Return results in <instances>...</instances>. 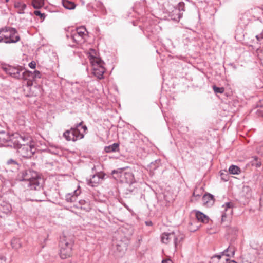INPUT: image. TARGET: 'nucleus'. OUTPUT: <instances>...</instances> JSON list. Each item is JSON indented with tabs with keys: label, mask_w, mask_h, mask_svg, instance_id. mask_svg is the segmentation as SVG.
Wrapping results in <instances>:
<instances>
[{
	"label": "nucleus",
	"mask_w": 263,
	"mask_h": 263,
	"mask_svg": "<svg viewBox=\"0 0 263 263\" xmlns=\"http://www.w3.org/2000/svg\"><path fill=\"white\" fill-rule=\"evenodd\" d=\"M20 180L26 181L30 190L37 191V196L33 200L42 201L44 195L43 191L44 180L37 173L32 170L22 171L18 174Z\"/></svg>",
	"instance_id": "1"
},
{
	"label": "nucleus",
	"mask_w": 263,
	"mask_h": 263,
	"mask_svg": "<svg viewBox=\"0 0 263 263\" xmlns=\"http://www.w3.org/2000/svg\"><path fill=\"white\" fill-rule=\"evenodd\" d=\"M13 145L8 144V146H13L17 149L20 156L24 158H30L35 152L34 145L25 143L26 141L30 142L31 138L28 136H23L18 134L16 137L11 139Z\"/></svg>",
	"instance_id": "2"
},
{
	"label": "nucleus",
	"mask_w": 263,
	"mask_h": 263,
	"mask_svg": "<svg viewBox=\"0 0 263 263\" xmlns=\"http://www.w3.org/2000/svg\"><path fill=\"white\" fill-rule=\"evenodd\" d=\"M83 121L77 123L69 129L65 130L63 134V137L67 141L76 142L84 138L86 133L87 127L83 125Z\"/></svg>",
	"instance_id": "3"
},
{
	"label": "nucleus",
	"mask_w": 263,
	"mask_h": 263,
	"mask_svg": "<svg viewBox=\"0 0 263 263\" xmlns=\"http://www.w3.org/2000/svg\"><path fill=\"white\" fill-rule=\"evenodd\" d=\"M113 178L123 183L133 184L136 182L137 179L132 172L125 171V168L114 170L111 172Z\"/></svg>",
	"instance_id": "4"
},
{
	"label": "nucleus",
	"mask_w": 263,
	"mask_h": 263,
	"mask_svg": "<svg viewBox=\"0 0 263 263\" xmlns=\"http://www.w3.org/2000/svg\"><path fill=\"white\" fill-rule=\"evenodd\" d=\"M73 241L63 236L60 237L59 242V255L62 259L70 257L72 255Z\"/></svg>",
	"instance_id": "5"
},
{
	"label": "nucleus",
	"mask_w": 263,
	"mask_h": 263,
	"mask_svg": "<svg viewBox=\"0 0 263 263\" xmlns=\"http://www.w3.org/2000/svg\"><path fill=\"white\" fill-rule=\"evenodd\" d=\"M184 238V235L179 231L170 233L164 232L161 236V241L163 243L167 244L172 240L176 249L180 245Z\"/></svg>",
	"instance_id": "6"
},
{
	"label": "nucleus",
	"mask_w": 263,
	"mask_h": 263,
	"mask_svg": "<svg viewBox=\"0 0 263 263\" xmlns=\"http://www.w3.org/2000/svg\"><path fill=\"white\" fill-rule=\"evenodd\" d=\"M2 36L4 37V43L7 44L15 43L18 42L20 37L15 28L6 26L2 28Z\"/></svg>",
	"instance_id": "7"
},
{
	"label": "nucleus",
	"mask_w": 263,
	"mask_h": 263,
	"mask_svg": "<svg viewBox=\"0 0 263 263\" xmlns=\"http://www.w3.org/2000/svg\"><path fill=\"white\" fill-rule=\"evenodd\" d=\"M3 70L8 75L17 80H21V72L24 70L23 66L6 65L3 67Z\"/></svg>",
	"instance_id": "8"
},
{
	"label": "nucleus",
	"mask_w": 263,
	"mask_h": 263,
	"mask_svg": "<svg viewBox=\"0 0 263 263\" xmlns=\"http://www.w3.org/2000/svg\"><path fill=\"white\" fill-rule=\"evenodd\" d=\"M87 36L86 29L84 26L78 27L76 31L72 33L71 36V39L77 44L83 43Z\"/></svg>",
	"instance_id": "9"
},
{
	"label": "nucleus",
	"mask_w": 263,
	"mask_h": 263,
	"mask_svg": "<svg viewBox=\"0 0 263 263\" xmlns=\"http://www.w3.org/2000/svg\"><path fill=\"white\" fill-rule=\"evenodd\" d=\"M105 176L106 174L103 172L98 173L93 175L91 178L87 180V184L92 187L96 186L105 179Z\"/></svg>",
	"instance_id": "10"
},
{
	"label": "nucleus",
	"mask_w": 263,
	"mask_h": 263,
	"mask_svg": "<svg viewBox=\"0 0 263 263\" xmlns=\"http://www.w3.org/2000/svg\"><path fill=\"white\" fill-rule=\"evenodd\" d=\"M233 203L231 202H227L223 207L224 208V212L222 213L221 215V221L224 222L228 215H231L232 213Z\"/></svg>",
	"instance_id": "11"
},
{
	"label": "nucleus",
	"mask_w": 263,
	"mask_h": 263,
	"mask_svg": "<svg viewBox=\"0 0 263 263\" xmlns=\"http://www.w3.org/2000/svg\"><path fill=\"white\" fill-rule=\"evenodd\" d=\"M81 191L79 189L74 190L71 193L67 194L65 196V200L67 202H74L77 200L78 196L80 194Z\"/></svg>",
	"instance_id": "12"
},
{
	"label": "nucleus",
	"mask_w": 263,
	"mask_h": 263,
	"mask_svg": "<svg viewBox=\"0 0 263 263\" xmlns=\"http://www.w3.org/2000/svg\"><path fill=\"white\" fill-rule=\"evenodd\" d=\"M92 70L93 74L98 78L101 79L103 77V76L105 71V69L103 66V64H101L99 66H98V64L92 68Z\"/></svg>",
	"instance_id": "13"
},
{
	"label": "nucleus",
	"mask_w": 263,
	"mask_h": 263,
	"mask_svg": "<svg viewBox=\"0 0 263 263\" xmlns=\"http://www.w3.org/2000/svg\"><path fill=\"white\" fill-rule=\"evenodd\" d=\"M202 201L204 205L207 207H211L214 204L215 199L212 194L207 193L204 194L203 196Z\"/></svg>",
	"instance_id": "14"
},
{
	"label": "nucleus",
	"mask_w": 263,
	"mask_h": 263,
	"mask_svg": "<svg viewBox=\"0 0 263 263\" xmlns=\"http://www.w3.org/2000/svg\"><path fill=\"white\" fill-rule=\"evenodd\" d=\"M32 72L28 71V70H25L21 72V80L23 79L25 80H28L27 81V85L28 86H30L32 85Z\"/></svg>",
	"instance_id": "15"
},
{
	"label": "nucleus",
	"mask_w": 263,
	"mask_h": 263,
	"mask_svg": "<svg viewBox=\"0 0 263 263\" xmlns=\"http://www.w3.org/2000/svg\"><path fill=\"white\" fill-rule=\"evenodd\" d=\"M16 137V134L12 135L11 137L9 136L7 133L2 131L0 132V142H8V144H12L13 145V142L11 140V139H12L13 137Z\"/></svg>",
	"instance_id": "16"
},
{
	"label": "nucleus",
	"mask_w": 263,
	"mask_h": 263,
	"mask_svg": "<svg viewBox=\"0 0 263 263\" xmlns=\"http://www.w3.org/2000/svg\"><path fill=\"white\" fill-rule=\"evenodd\" d=\"M182 15L183 13H180V10L174 8L172 11L170 12L169 16L171 20L178 22Z\"/></svg>",
	"instance_id": "17"
},
{
	"label": "nucleus",
	"mask_w": 263,
	"mask_h": 263,
	"mask_svg": "<svg viewBox=\"0 0 263 263\" xmlns=\"http://www.w3.org/2000/svg\"><path fill=\"white\" fill-rule=\"evenodd\" d=\"M11 210V205L4 201H0V213L8 214Z\"/></svg>",
	"instance_id": "18"
},
{
	"label": "nucleus",
	"mask_w": 263,
	"mask_h": 263,
	"mask_svg": "<svg viewBox=\"0 0 263 263\" xmlns=\"http://www.w3.org/2000/svg\"><path fill=\"white\" fill-rule=\"evenodd\" d=\"M196 217L198 221L202 222L208 223L209 221L208 217L201 212H197L196 213Z\"/></svg>",
	"instance_id": "19"
},
{
	"label": "nucleus",
	"mask_w": 263,
	"mask_h": 263,
	"mask_svg": "<svg viewBox=\"0 0 263 263\" xmlns=\"http://www.w3.org/2000/svg\"><path fill=\"white\" fill-rule=\"evenodd\" d=\"M90 61L91 64H92V68L94 66H96V65L98 64V66L101 65V64H104V62L100 59L97 58L92 55H90Z\"/></svg>",
	"instance_id": "20"
},
{
	"label": "nucleus",
	"mask_w": 263,
	"mask_h": 263,
	"mask_svg": "<svg viewBox=\"0 0 263 263\" xmlns=\"http://www.w3.org/2000/svg\"><path fill=\"white\" fill-rule=\"evenodd\" d=\"M119 145L118 143H114V144L106 146L105 147V151L106 153H110V152H114L117 151V149L119 148Z\"/></svg>",
	"instance_id": "21"
},
{
	"label": "nucleus",
	"mask_w": 263,
	"mask_h": 263,
	"mask_svg": "<svg viewBox=\"0 0 263 263\" xmlns=\"http://www.w3.org/2000/svg\"><path fill=\"white\" fill-rule=\"evenodd\" d=\"M11 246L14 249H18L22 247L21 240L19 238H14L11 240Z\"/></svg>",
	"instance_id": "22"
},
{
	"label": "nucleus",
	"mask_w": 263,
	"mask_h": 263,
	"mask_svg": "<svg viewBox=\"0 0 263 263\" xmlns=\"http://www.w3.org/2000/svg\"><path fill=\"white\" fill-rule=\"evenodd\" d=\"M63 6L67 9L71 10L75 8L76 5L72 2L64 0L63 1Z\"/></svg>",
	"instance_id": "23"
},
{
	"label": "nucleus",
	"mask_w": 263,
	"mask_h": 263,
	"mask_svg": "<svg viewBox=\"0 0 263 263\" xmlns=\"http://www.w3.org/2000/svg\"><path fill=\"white\" fill-rule=\"evenodd\" d=\"M32 5L34 8L40 9L44 5V0H32Z\"/></svg>",
	"instance_id": "24"
},
{
	"label": "nucleus",
	"mask_w": 263,
	"mask_h": 263,
	"mask_svg": "<svg viewBox=\"0 0 263 263\" xmlns=\"http://www.w3.org/2000/svg\"><path fill=\"white\" fill-rule=\"evenodd\" d=\"M229 171L230 174L233 175H237L241 172L240 168L238 166L234 165H232L229 167Z\"/></svg>",
	"instance_id": "25"
},
{
	"label": "nucleus",
	"mask_w": 263,
	"mask_h": 263,
	"mask_svg": "<svg viewBox=\"0 0 263 263\" xmlns=\"http://www.w3.org/2000/svg\"><path fill=\"white\" fill-rule=\"evenodd\" d=\"M116 250L119 252H123L126 249V245L122 242L117 243L116 246Z\"/></svg>",
	"instance_id": "26"
},
{
	"label": "nucleus",
	"mask_w": 263,
	"mask_h": 263,
	"mask_svg": "<svg viewBox=\"0 0 263 263\" xmlns=\"http://www.w3.org/2000/svg\"><path fill=\"white\" fill-rule=\"evenodd\" d=\"M160 163V160L157 159L154 162H152L149 164V167L153 170H155L157 168Z\"/></svg>",
	"instance_id": "27"
},
{
	"label": "nucleus",
	"mask_w": 263,
	"mask_h": 263,
	"mask_svg": "<svg viewBox=\"0 0 263 263\" xmlns=\"http://www.w3.org/2000/svg\"><path fill=\"white\" fill-rule=\"evenodd\" d=\"M14 7L19 9L20 11H23L27 6L25 4L22 3L20 2H17L15 3Z\"/></svg>",
	"instance_id": "28"
},
{
	"label": "nucleus",
	"mask_w": 263,
	"mask_h": 263,
	"mask_svg": "<svg viewBox=\"0 0 263 263\" xmlns=\"http://www.w3.org/2000/svg\"><path fill=\"white\" fill-rule=\"evenodd\" d=\"M213 89L216 93H223L224 91V88L223 87H218L215 85L213 86Z\"/></svg>",
	"instance_id": "29"
},
{
	"label": "nucleus",
	"mask_w": 263,
	"mask_h": 263,
	"mask_svg": "<svg viewBox=\"0 0 263 263\" xmlns=\"http://www.w3.org/2000/svg\"><path fill=\"white\" fill-rule=\"evenodd\" d=\"M176 9L180 10V13H183L185 11V5L182 2H179L178 4L177 7H175Z\"/></svg>",
	"instance_id": "30"
},
{
	"label": "nucleus",
	"mask_w": 263,
	"mask_h": 263,
	"mask_svg": "<svg viewBox=\"0 0 263 263\" xmlns=\"http://www.w3.org/2000/svg\"><path fill=\"white\" fill-rule=\"evenodd\" d=\"M32 80L35 81L36 79H39L41 77V72L38 70H35L33 72H32Z\"/></svg>",
	"instance_id": "31"
},
{
	"label": "nucleus",
	"mask_w": 263,
	"mask_h": 263,
	"mask_svg": "<svg viewBox=\"0 0 263 263\" xmlns=\"http://www.w3.org/2000/svg\"><path fill=\"white\" fill-rule=\"evenodd\" d=\"M226 252H230L231 254H227L226 255L227 256H233L235 253V250L234 248L231 247H229L226 250H224L223 253Z\"/></svg>",
	"instance_id": "32"
},
{
	"label": "nucleus",
	"mask_w": 263,
	"mask_h": 263,
	"mask_svg": "<svg viewBox=\"0 0 263 263\" xmlns=\"http://www.w3.org/2000/svg\"><path fill=\"white\" fill-rule=\"evenodd\" d=\"M34 14L36 15V16H40V17L42 19V20H44L46 17V15L45 13H41V12L39 10H35L34 11Z\"/></svg>",
	"instance_id": "33"
},
{
	"label": "nucleus",
	"mask_w": 263,
	"mask_h": 263,
	"mask_svg": "<svg viewBox=\"0 0 263 263\" xmlns=\"http://www.w3.org/2000/svg\"><path fill=\"white\" fill-rule=\"evenodd\" d=\"M8 165H18V163L16 160L12 159H10L7 162Z\"/></svg>",
	"instance_id": "34"
},
{
	"label": "nucleus",
	"mask_w": 263,
	"mask_h": 263,
	"mask_svg": "<svg viewBox=\"0 0 263 263\" xmlns=\"http://www.w3.org/2000/svg\"><path fill=\"white\" fill-rule=\"evenodd\" d=\"M256 151L258 154L263 155V145H260L256 148Z\"/></svg>",
	"instance_id": "35"
},
{
	"label": "nucleus",
	"mask_w": 263,
	"mask_h": 263,
	"mask_svg": "<svg viewBox=\"0 0 263 263\" xmlns=\"http://www.w3.org/2000/svg\"><path fill=\"white\" fill-rule=\"evenodd\" d=\"M255 37L258 41L262 40L263 39V30L259 34L257 35Z\"/></svg>",
	"instance_id": "36"
},
{
	"label": "nucleus",
	"mask_w": 263,
	"mask_h": 263,
	"mask_svg": "<svg viewBox=\"0 0 263 263\" xmlns=\"http://www.w3.org/2000/svg\"><path fill=\"white\" fill-rule=\"evenodd\" d=\"M29 66L32 69H35L36 67V63L35 61H31L29 63Z\"/></svg>",
	"instance_id": "37"
},
{
	"label": "nucleus",
	"mask_w": 263,
	"mask_h": 263,
	"mask_svg": "<svg viewBox=\"0 0 263 263\" xmlns=\"http://www.w3.org/2000/svg\"><path fill=\"white\" fill-rule=\"evenodd\" d=\"M2 28L0 29V43L1 42H4V37H3V36H2V35L3 34V33L2 32Z\"/></svg>",
	"instance_id": "38"
},
{
	"label": "nucleus",
	"mask_w": 263,
	"mask_h": 263,
	"mask_svg": "<svg viewBox=\"0 0 263 263\" xmlns=\"http://www.w3.org/2000/svg\"><path fill=\"white\" fill-rule=\"evenodd\" d=\"M162 263H173V262L170 259H165L162 261Z\"/></svg>",
	"instance_id": "39"
},
{
	"label": "nucleus",
	"mask_w": 263,
	"mask_h": 263,
	"mask_svg": "<svg viewBox=\"0 0 263 263\" xmlns=\"http://www.w3.org/2000/svg\"><path fill=\"white\" fill-rule=\"evenodd\" d=\"M86 201L85 200H80L79 201V203L80 205H84L86 204Z\"/></svg>",
	"instance_id": "40"
},
{
	"label": "nucleus",
	"mask_w": 263,
	"mask_h": 263,
	"mask_svg": "<svg viewBox=\"0 0 263 263\" xmlns=\"http://www.w3.org/2000/svg\"><path fill=\"white\" fill-rule=\"evenodd\" d=\"M221 179L223 180H224L225 181H227L228 180V177L227 176V175H226V176H224V175L222 173L221 174Z\"/></svg>",
	"instance_id": "41"
},
{
	"label": "nucleus",
	"mask_w": 263,
	"mask_h": 263,
	"mask_svg": "<svg viewBox=\"0 0 263 263\" xmlns=\"http://www.w3.org/2000/svg\"><path fill=\"white\" fill-rule=\"evenodd\" d=\"M145 223L147 226H152V221H146Z\"/></svg>",
	"instance_id": "42"
},
{
	"label": "nucleus",
	"mask_w": 263,
	"mask_h": 263,
	"mask_svg": "<svg viewBox=\"0 0 263 263\" xmlns=\"http://www.w3.org/2000/svg\"><path fill=\"white\" fill-rule=\"evenodd\" d=\"M226 263H237V262L234 260H231V261L227 262Z\"/></svg>",
	"instance_id": "43"
},
{
	"label": "nucleus",
	"mask_w": 263,
	"mask_h": 263,
	"mask_svg": "<svg viewBox=\"0 0 263 263\" xmlns=\"http://www.w3.org/2000/svg\"><path fill=\"white\" fill-rule=\"evenodd\" d=\"M193 196H198V197H199V196H200V195H197V194H195V192L193 193Z\"/></svg>",
	"instance_id": "44"
},
{
	"label": "nucleus",
	"mask_w": 263,
	"mask_h": 263,
	"mask_svg": "<svg viewBox=\"0 0 263 263\" xmlns=\"http://www.w3.org/2000/svg\"><path fill=\"white\" fill-rule=\"evenodd\" d=\"M193 196H198V197H199V196H200V195H197V194H195V192L193 193Z\"/></svg>",
	"instance_id": "45"
},
{
	"label": "nucleus",
	"mask_w": 263,
	"mask_h": 263,
	"mask_svg": "<svg viewBox=\"0 0 263 263\" xmlns=\"http://www.w3.org/2000/svg\"><path fill=\"white\" fill-rule=\"evenodd\" d=\"M80 208H81V209H84V210H85V209H86V208H83L82 206H81V207H80Z\"/></svg>",
	"instance_id": "46"
},
{
	"label": "nucleus",
	"mask_w": 263,
	"mask_h": 263,
	"mask_svg": "<svg viewBox=\"0 0 263 263\" xmlns=\"http://www.w3.org/2000/svg\"><path fill=\"white\" fill-rule=\"evenodd\" d=\"M217 257L219 258H221V256L220 255H218L217 256Z\"/></svg>",
	"instance_id": "47"
},
{
	"label": "nucleus",
	"mask_w": 263,
	"mask_h": 263,
	"mask_svg": "<svg viewBox=\"0 0 263 263\" xmlns=\"http://www.w3.org/2000/svg\"><path fill=\"white\" fill-rule=\"evenodd\" d=\"M9 0H5V2H6V3H7V2H9Z\"/></svg>",
	"instance_id": "48"
}]
</instances>
